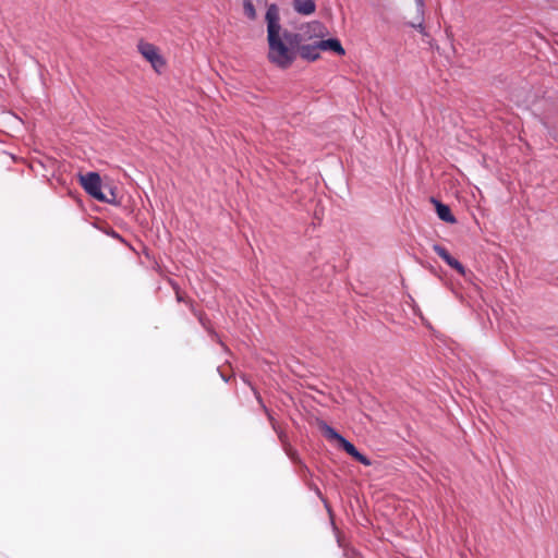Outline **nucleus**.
<instances>
[{
	"mask_svg": "<svg viewBox=\"0 0 558 558\" xmlns=\"http://www.w3.org/2000/svg\"><path fill=\"white\" fill-rule=\"evenodd\" d=\"M339 445L342 447V449L349 454L351 456L353 459H355L356 461H359L360 463L366 465V466H369L372 464V461L364 454H362L356 448L355 446L350 442L349 440H347L344 437H342L340 440H339Z\"/></svg>",
	"mask_w": 558,
	"mask_h": 558,
	"instance_id": "0eeeda50",
	"label": "nucleus"
},
{
	"mask_svg": "<svg viewBox=\"0 0 558 558\" xmlns=\"http://www.w3.org/2000/svg\"><path fill=\"white\" fill-rule=\"evenodd\" d=\"M433 250L434 252L441 258L444 259L451 268L456 269L459 274L461 275H465V268L463 267V265L456 258H453L449 252L447 251V248H445L444 246L439 245V244H435L433 246Z\"/></svg>",
	"mask_w": 558,
	"mask_h": 558,
	"instance_id": "423d86ee",
	"label": "nucleus"
},
{
	"mask_svg": "<svg viewBox=\"0 0 558 558\" xmlns=\"http://www.w3.org/2000/svg\"><path fill=\"white\" fill-rule=\"evenodd\" d=\"M430 201L435 205L437 216L440 220L448 223H454L457 221L454 216L451 214L449 206L442 204L434 197Z\"/></svg>",
	"mask_w": 558,
	"mask_h": 558,
	"instance_id": "6e6552de",
	"label": "nucleus"
},
{
	"mask_svg": "<svg viewBox=\"0 0 558 558\" xmlns=\"http://www.w3.org/2000/svg\"><path fill=\"white\" fill-rule=\"evenodd\" d=\"M243 10H244V14L250 20H255L256 19V10H255V7H254V4H253V2L251 0H244V2H243Z\"/></svg>",
	"mask_w": 558,
	"mask_h": 558,
	"instance_id": "ddd939ff",
	"label": "nucleus"
},
{
	"mask_svg": "<svg viewBox=\"0 0 558 558\" xmlns=\"http://www.w3.org/2000/svg\"><path fill=\"white\" fill-rule=\"evenodd\" d=\"M326 33V27L320 22L314 21L300 27L298 32H291V34H287L286 38L289 41L295 44L317 43L320 40V38H324Z\"/></svg>",
	"mask_w": 558,
	"mask_h": 558,
	"instance_id": "f03ea898",
	"label": "nucleus"
},
{
	"mask_svg": "<svg viewBox=\"0 0 558 558\" xmlns=\"http://www.w3.org/2000/svg\"><path fill=\"white\" fill-rule=\"evenodd\" d=\"M265 19L268 41L267 58L277 68L289 69L296 59L295 43L286 38V35L291 34V32L281 29L279 9L276 4L268 7Z\"/></svg>",
	"mask_w": 558,
	"mask_h": 558,
	"instance_id": "f257e3e1",
	"label": "nucleus"
},
{
	"mask_svg": "<svg viewBox=\"0 0 558 558\" xmlns=\"http://www.w3.org/2000/svg\"><path fill=\"white\" fill-rule=\"evenodd\" d=\"M320 430L327 439L337 440L339 442V440L342 438L340 434H338L332 427H330L326 423L320 424Z\"/></svg>",
	"mask_w": 558,
	"mask_h": 558,
	"instance_id": "f8f14e48",
	"label": "nucleus"
},
{
	"mask_svg": "<svg viewBox=\"0 0 558 558\" xmlns=\"http://www.w3.org/2000/svg\"><path fill=\"white\" fill-rule=\"evenodd\" d=\"M80 183L83 189L97 201L110 202L101 192V179L97 172H88L80 175Z\"/></svg>",
	"mask_w": 558,
	"mask_h": 558,
	"instance_id": "20e7f679",
	"label": "nucleus"
},
{
	"mask_svg": "<svg viewBox=\"0 0 558 558\" xmlns=\"http://www.w3.org/2000/svg\"><path fill=\"white\" fill-rule=\"evenodd\" d=\"M417 11L421 15L420 21L417 24L412 23L411 26L418 29L422 34L426 35L425 27H424V0H415Z\"/></svg>",
	"mask_w": 558,
	"mask_h": 558,
	"instance_id": "9b49d317",
	"label": "nucleus"
},
{
	"mask_svg": "<svg viewBox=\"0 0 558 558\" xmlns=\"http://www.w3.org/2000/svg\"><path fill=\"white\" fill-rule=\"evenodd\" d=\"M295 49L296 56L300 54V57L306 61H316L320 57L319 41L295 44Z\"/></svg>",
	"mask_w": 558,
	"mask_h": 558,
	"instance_id": "39448f33",
	"label": "nucleus"
},
{
	"mask_svg": "<svg viewBox=\"0 0 558 558\" xmlns=\"http://www.w3.org/2000/svg\"><path fill=\"white\" fill-rule=\"evenodd\" d=\"M320 50H330L338 56H343L345 53L344 48L342 47L341 43L337 38H330V39H324L320 38L319 40Z\"/></svg>",
	"mask_w": 558,
	"mask_h": 558,
	"instance_id": "1a4fd4ad",
	"label": "nucleus"
},
{
	"mask_svg": "<svg viewBox=\"0 0 558 558\" xmlns=\"http://www.w3.org/2000/svg\"><path fill=\"white\" fill-rule=\"evenodd\" d=\"M137 50L156 72L160 73L166 66L165 58L161 56L159 48L154 44L141 39L137 43Z\"/></svg>",
	"mask_w": 558,
	"mask_h": 558,
	"instance_id": "7ed1b4c3",
	"label": "nucleus"
},
{
	"mask_svg": "<svg viewBox=\"0 0 558 558\" xmlns=\"http://www.w3.org/2000/svg\"><path fill=\"white\" fill-rule=\"evenodd\" d=\"M293 9L303 15H311L316 10L314 0H293Z\"/></svg>",
	"mask_w": 558,
	"mask_h": 558,
	"instance_id": "9d476101",
	"label": "nucleus"
}]
</instances>
